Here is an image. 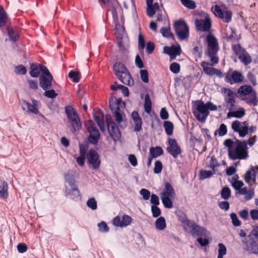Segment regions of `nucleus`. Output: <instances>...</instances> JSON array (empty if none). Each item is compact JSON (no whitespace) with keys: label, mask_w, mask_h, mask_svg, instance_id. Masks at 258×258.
Here are the masks:
<instances>
[{"label":"nucleus","mask_w":258,"mask_h":258,"mask_svg":"<svg viewBox=\"0 0 258 258\" xmlns=\"http://www.w3.org/2000/svg\"><path fill=\"white\" fill-rule=\"evenodd\" d=\"M238 178V176L237 175H235L231 181L232 187L236 190H239L244 185L242 181L237 180Z\"/></svg>","instance_id":"nucleus-36"},{"label":"nucleus","mask_w":258,"mask_h":258,"mask_svg":"<svg viewBox=\"0 0 258 258\" xmlns=\"http://www.w3.org/2000/svg\"><path fill=\"white\" fill-rule=\"evenodd\" d=\"M163 126L167 135L171 136L172 135L174 126L173 123L171 121H165L164 122Z\"/></svg>","instance_id":"nucleus-38"},{"label":"nucleus","mask_w":258,"mask_h":258,"mask_svg":"<svg viewBox=\"0 0 258 258\" xmlns=\"http://www.w3.org/2000/svg\"><path fill=\"white\" fill-rule=\"evenodd\" d=\"M124 106V102L120 98L117 99L116 97H111L109 99V108L113 111L119 109L120 107Z\"/></svg>","instance_id":"nucleus-26"},{"label":"nucleus","mask_w":258,"mask_h":258,"mask_svg":"<svg viewBox=\"0 0 258 258\" xmlns=\"http://www.w3.org/2000/svg\"><path fill=\"white\" fill-rule=\"evenodd\" d=\"M87 159L94 169H98L99 168L101 161L96 151L93 150H90L87 154Z\"/></svg>","instance_id":"nucleus-15"},{"label":"nucleus","mask_w":258,"mask_h":258,"mask_svg":"<svg viewBox=\"0 0 258 258\" xmlns=\"http://www.w3.org/2000/svg\"><path fill=\"white\" fill-rule=\"evenodd\" d=\"M160 116L161 118L163 120L167 119L169 118L168 112L165 107L161 108L160 112Z\"/></svg>","instance_id":"nucleus-63"},{"label":"nucleus","mask_w":258,"mask_h":258,"mask_svg":"<svg viewBox=\"0 0 258 258\" xmlns=\"http://www.w3.org/2000/svg\"><path fill=\"white\" fill-rule=\"evenodd\" d=\"M163 153V151L161 147L156 146L155 147H151L149 149V156L151 158H155L161 155Z\"/></svg>","instance_id":"nucleus-32"},{"label":"nucleus","mask_w":258,"mask_h":258,"mask_svg":"<svg viewBox=\"0 0 258 258\" xmlns=\"http://www.w3.org/2000/svg\"><path fill=\"white\" fill-rule=\"evenodd\" d=\"M30 70V75L33 78L38 77L40 75V72H41L43 74H44L48 71L47 68L44 65L35 63H32L31 64Z\"/></svg>","instance_id":"nucleus-19"},{"label":"nucleus","mask_w":258,"mask_h":258,"mask_svg":"<svg viewBox=\"0 0 258 258\" xmlns=\"http://www.w3.org/2000/svg\"><path fill=\"white\" fill-rule=\"evenodd\" d=\"M182 4L189 9H194L196 7L195 3L191 0H180Z\"/></svg>","instance_id":"nucleus-47"},{"label":"nucleus","mask_w":258,"mask_h":258,"mask_svg":"<svg viewBox=\"0 0 258 258\" xmlns=\"http://www.w3.org/2000/svg\"><path fill=\"white\" fill-rule=\"evenodd\" d=\"M216 132H218L220 137L225 136L227 133V126L225 124H221Z\"/></svg>","instance_id":"nucleus-52"},{"label":"nucleus","mask_w":258,"mask_h":258,"mask_svg":"<svg viewBox=\"0 0 258 258\" xmlns=\"http://www.w3.org/2000/svg\"><path fill=\"white\" fill-rule=\"evenodd\" d=\"M218 255L217 258H223L227 253V248L223 243H219L218 244Z\"/></svg>","instance_id":"nucleus-46"},{"label":"nucleus","mask_w":258,"mask_h":258,"mask_svg":"<svg viewBox=\"0 0 258 258\" xmlns=\"http://www.w3.org/2000/svg\"><path fill=\"white\" fill-rule=\"evenodd\" d=\"M152 103L150 97L148 94H146L145 97V103L144 105V109L146 113L149 114L151 111Z\"/></svg>","instance_id":"nucleus-37"},{"label":"nucleus","mask_w":258,"mask_h":258,"mask_svg":"<svg viewBox=\"0 0 258 258\" xmlns=\"http://www.w3.org/2000/svg\"><path fill=\"white\" fill-rule=\"evenodd\" d=\"M164 52L170 56L171 60L176 58L177 55H179L181 53L180 46H172L171 47L165 46L163 48Z\"/></svg>","instance_id":"nucleus-21"},{"label":"nucleus","mask_w":258,"mask_h":258,"mask_svg":"<svg viewBox=\"0 0 258 258\" xmlns=\"http://www.w3.org/2000/svg\"><path fill=\"white\" fill-rule=\"evenodd\" d=\"M222 92L224 96V100L227 103L235 102L236 94L234 92L230 89L223 88L222 89Z\"/></svg>","instance_id":"nucleus-24"},{"label":"nucleus","mask_w":258,"mask_h":258,"mask_svg":"<svg viewBox=\"0 0 258 258\" xmlns=\"http://www.w3.org/2000/svg\"><path fill=\"white\" fill-rule=\"evenodd\" d=\"M150 201L153 206H157L160 203L158 197L155 194L151 195Z\"/></svg>","instance_id":"nucleus-64"},{"label":"nucleus","mask_w":258,"mask_h":258,"mask_svg":"<svg viewBox=\"0 0 258 258\" xmlns=\"http://www.w3.org/2000/svg\"><path fill=\"white\" fill-rule=\"evenodd\" d=\"M64 178L66 181L69 184L70 186H71V189L74 187H76L75 185V180L74 178L70 176L69 174L66 173L64 174Z\"/></svg>","instance_id":"nucleus-50"},{"label":"nucleus","mask_w":258,"mask_h":258,"mask_svg":"<svg viewBox=\"0 0 258 258\" xmlns=\"http://www.w3.org/2000/svg\"><path fill=\"white\" fill-rule=\"evenodd\" d=\"M140 195L142 196L145 200H148L151 197L150 192L147 189L142 188L140 191Z\"/></svg>","instance_id":"nucleus-57"},{"label":"nucleus","mask_w":258,"mask_h":258,"mask_svg":"<svg viewBox=\"0 0 258 258\" xmlns=\"http://www.w3.org/2000/svg\"><path fill=\"white\" fill-rule=\"evenodd\" d=\"M21 109L27 114H38L41 106L40 102L34 99H31V103L22 99L20 102Z\"/></svg>","instance_id":"nucleus-6"},{"label":"nucleus","mask_w":258,"mask_h":258,"mask_svg":"<svg viewBox=\"0 0 258 258\" xmlns=\"http://www.w3.org/2000/svg\"><path fill=\"white\" fill-rule=\"evenodd\" d=\"M140 74L142 80L145 83H148L149 82V78L147 71L145 70H141Z\"/></svg>","instance_id":"nucleus-60"},{"label":"nucleus","mask_w":258,"mask_h":258,"mask_svg":"<svg viewBox=\"0 0 258 258\" xmlns=\"http://www.w3.org/2000/svg\"><path fill=\"white\" fill-rule=\"evenodd\" d=\"M8 185L5 181L0 180V198L6 199L8 197Z\"/></svg>","instance_id":"nucleus-30"},{"label":"nucleus","mask_w":258,"mask_h":258,"mask_svg":"<svg viewBox=\"0 0 258 258\" xmlns=\"http://www.w3.org/2000/svg\"><path fill=\"white\" fill-rule=\"evenodd\" d=\"M245 110L243 108H239L238 110L233 111H229L227 113V117H236L241 118L245 115Z\"/></svg>","instance_id":"nucleus-31"},{"label":"nucleus","mask_w":258,"mask_h":258,"mask_svg":"<svg viewBox=\"0 0 258 258\" xmlns=\"http://www.w3.org/2000/svg\"><path fill=\"white\" fill-rule=\"evenodd\" d=\"M6 29L8 31L10 39L13 41H16L18 38L17 33L15 32L13 29H11L9 26H7Z\"/></svg>","instance_id":"nucleus-45"},{"label":"nucleus","mask_w":258,"mask_h":258,"mask_svg":"<svg viewBox=\"0 0 258 258\" xmlns=\"http://www.w3.org/2000/svg\"><path fill=\"white\" fill-rule=\"evenodd\" d=\"M86 204L87 206L92 210H95L97 208V202L93 198L89 199L87 201Z\"/></svg>","instance_id":"nucleus-49"},{"label":"nucleus","mask_w":258,"mask_h":258,"mask_svg":"<svg viewBox=\"0 0 258 258\" xmlns=\"http://www.w3.org/2000/svg\"><path fill=\"white\" fill-rule=\"evenodd\" d=\"M15 72L17 74L25 75L27 73V69L24 66L20 64L15 68Z\"/></svg>","instance_id":"nucleus-51"},{"label":"nucleus","mask_w":258,"mask_h":258,"mask_svg":"<svg viewBox=\"0 0 258 258\" xmlns=\"http://www.w3.org/2000/svg\"><path fill=\"white\" fill-rule=\"evenodd\" d=\"M113 70L118 79L123 84L129 86L134 85V80L125 67L120 62H116Z\"/></svg>","instance_id":"nucleus-3"},{"label":"nucleus","mask_w":258,"mask_h":258,"mask_svg":"<svg viewBox=\"0 0 258 258\" xmlns=\"http://www.w3.org/2000/svg\"><path fill=\"white\" fill-rule=\"evenodd\" d=\"M180 69V65L177 62H173L170 64V70L174 74H178Z\"/></svg>","instance_id":"nucleus-55"},{"label":"nucleus","mask_w":258,"mask_h":258,"mask_svg":"<svg viewBox=\"0 0 258 258\" xmlns=\"http://www.w3.org/2000/svg\"><path fill=\"white\" fill-rule=\"evenodd\" d=\"M167 151L174 158H177L181 152L180 148L177 145L176 141L173 139H169L168 140V146L167 148Z\"/></svg>","instance_id":"nucleus-18"},{"label":"nucleus","mask_w":258,"mask_h":258,"mask_svg":"<svg viewBox=\"0 0 258 258\" xmlns=\"http://www.w3.org/2000/svg\"><path fill=\"white\" fill-rule=\"evenodd\" d=\"M240 99L247 103L256 105L258 100L255 91H252L250 86L244 85L241 86L238 90Z\"/></svg>","instance_id":"nucleus-4"},{"label":"nucleus","mask_w":258,"mask_h":258,"mask_svg":"<svg viewBox=\"0 0 258 258\" xmlns=\"http://www.w3.org/2000/svg\"><path fill=\"white\" fill-rule=\"evenodd\" d=\"M219 166V164H218L216 158L214 156L211 157L209 167L213 169L214 172H215L216 168Z\"/></svg>","instance_id":"nucleus-54"},{"label":"nucleus","mask_w":258,"mask_h":258,"mask_svg":"<svg viewBox=\"0 0 258 258\" xmlns=\"http://www.w3.org/2000/svg\"><path fill=\"white\" fill-rule=\"evenodd\" d=\"M198 113L194 112L197 119L201 122H204L209 114L207 106L203 101L199 102L197 105Z\"/></svg>","instance_id":"nucleus-14"},{"label":"nucleus","mask_w":258,"mask_h":258,"mask_svg":"<svg viewBox=\"0 0 258 258\" xmlns=\"http://www.w3.org/2000/svg\"><path fill=\"white\" fill-rule=\"evenodd\" d=\"M186 231H190L191 235L195 237L199 236L206 237L209 235L208 232L203 227H187Z\"/></svg>","instance_id":"nucleus-22"},{"label":"nucleus","mask_w":258,"mask_h":258,"mask_svg":"<svg viewBox=\"0 0 258 258\" xmlns=\"http://www.w3.org/2000/svg\"><path fill=\"white\" fill-rule=\"evenodd\" d=\"M151 211L153 216L155 217H157L161 214V211L157 206H152Z\"/></svg>","instance_id":"nucleus-62"},{"label":"nucleus","mask_w":258,"mask_h":258,"mask_svg":"<svg viewBox=\"0 0 258 258\" xmlns=\"http://www.w3.org/2000/svg\"><path fill=\"white\" fill-rule=\"evenodd\" d=\"M253 237L248 236V240L246 242L247 250L253 253H258V244L253 240Z\"/></svg>","instance_id":"nucleus-25"},{"label":"nucleus","mask_w":258,"mask_h":258,"mask_svg":"<svg viewBox=\"0 0 258 258\" xmlns=\"http://www.w3.org/2000/svg\"><path fill=\"white\" fill-rule=\"evenodd\" d=\"M113 116L118 126L120 127H124L126 126V122L123 120L120 109L114 110Z\"/></svg>","instance_id":"nucleus-28"},{"label":"nucleus","mask_w":258,"mask_h":258,"mask_svg":"<svg viewBox=\"0 0 258 258\" xmlns=\"http://www.w3.org/2000/svg\"><path fill=\"white\" fill-rule=\"evenodd\" d=\"M85 125L89 133V141L94 145H96L100 139V134L95 123L93 121L89 120L85 122Z\"/></svg>","instance_id":"nucleus-7"},{"label":"nucleus","mask_w":258,"mask_h":258,"mask_svg":"<svg viewBox=\"0 0 258 258\" xmlns=\"http://www.w3.org/2000/svg\"><path fill=\"white\" fill-rule=\"evenodd\" d=\"M66 192L67 194L72 198L75 199L80 196V192L77 187H74L71 190H67Z\"/></svg>","instance_id":"nucleus-44"},{"label":"nucleus","mask_w":258,"mask_h":258,"mask_svg":"<svg viewBox=\"0 0 258 258\" xmlns=\"http://www.w3.org/2000/svg\"><path fill=\"white\" fill-rule=\"evenodd\" d=\"M231 196V190L228 187H224L221 191V197L225 200H228Z\"/></svg>","instance_id":"nucleus-43"},{"label":"nucleus","mask_w":258,"mask_h":258,"mask_svg":"<svg viewBox=\"0 0 258 258\" xmlns=\"http://www.w3.org/2000/svg\"><path fill=\"white\" fill-rule=\"evenodd\" d=\"M215 172H214L213 171H207L205 170H201L200 171L199 173V178L200 180H204L206 178H209L211 177L214 173Z\"/></svg>","instance_id":"nucleus-39"},{"label":"nucleus","mask_w":258,"mask_h":258,"mask_svg":"<svg viewBox=\"0 0 258 258\" xmlns=\"http://www.w3.org/2000/svg\"><path fill=\"white\" fill-rule=\"evenodd\" d=\"M147 14L150 17H152L156 13V10L152 6V4L147 5Z\"/></svg>","instance_id":"nucleus-58"},{"label":"nucleus","mask_w":258,"mask_h":258,"mask_svg":"<svg viewBox=\"0 0 258 258\" xmlns=\"http://www.w3.org/2000/svg\"><path fill=\"white\" fill-rule=\"evenodd\" d=\"M69 77L74 82L77 83L80 81V73L78 72L71 71L69 73Z\"/></svg>","instance_id":"nucleus-48"},{"label":"nucleus","mask_w":258,"mask_h":258,"mask_svg":"<svg viewBox=\"0 0 258 258\" xmlns=\"http://www.w3.org/2000/svg\"><path fill=\"white\" fill-rule=\"evenodd\" d=\"M178 216L179 220L184 226H197L193 221L188 220L184 213H180L178 214Z\"/></svg>","instance_id":"nucleus-34"},{"label":"nucleus","mask_w":258,"mask_h":258,"mask_svg":"<svg viewBox=\"0 0 258 258\" xmlns=\"http://www.w3.org/2000/svg\"><path fill=\"white\" fill-rule=\"evenodd\" d=\"M238 58L245 65H247L251 62L250 56L245 50L238 56Z\"/></svg>","instance_id":"nucleus-35"},{"label":"nucleus","mask_w":258,"mask_h":258,"mask_svg":"<svg viewBox=\"0 0 258 258\" xmlns=\"http://www.w3.org/2000/svg\"><path fill=\"white\" fill-rule=\"evenodd\" d=\"M65 111L74 131L75 132L79 131L81 127V123L74 109L70 106H68L66 107Z\"/></svg>","instance_id":"nucleus-8"},{"label":"nucleus","mask_w":258,"mask_h":258,"mask_svg":"<svg viewBox=\"0 0 258 258\" xmlns=\"http://www.w3.org/2000/svg\"><path fill=\"white\" fill-rule=\"evenodd\" d=\"M132 117L135 124L134 131L139 132L142 129V121L137 111H133L132 113Z\"/></svg>","instance_id":"nucleus-27"},{"label":"nucleus","mask_w":258,"mask_h":258,"mask_svg":"<svg viewBox=\"0 0 258 258\" xmlns=\"http://www.w3.org/2000/svg\"><path fill=\"white\" fill-rule=\"evenodd\" d=\"M209 62L206 61L202 62L201 66L203 69L204 72L209 76H212L215 75L216 69L214 68L209 67Z\"/></svg>","instance_id":"nucleus-33"},{"label":"nucleus","mask_w":258,"mask_h":258,"mask_svg":"<svg viewBox=\"0 0 258 258\" xmlns=\"http://www.w3.org/2000/svg\"><path fill=\"white\" fill-rule=\"evenodd\" d=\"M100 4H103L107 7L108 10L111 11L115 23V30L123 32V28L119 24L118 20V12L121 9V7L117 0H99Z\"/></svg>","instance_id":"nucleus-2"},{"label":"nucleus","mask_w":258,"mask_h":258,"mask_svg":"<svg viewBox=\"0 0 258 258\" xmlns=\"http://www.w3.org/2000/svg\"><path fill=\"white\" fill-rule=\"evenodd\" d=\"M108 133L114 141L118 140L121 136L118 126L114 122L107 125Z\"/></svg>","instance_id":"nucleus-23"},{"label":"nucleus","mask_w":258,"mask_h":258,"mask_svg":"<svg viewBox=\"0 0 258 258\" xmlns=\"http://www.w3.org/2000/svg\"><path fill=\"white\" fill-rule=\"evenodd\" d=\"M122 220L119 216H116L113 219L112 224L113 226H128L132 222L131 216L124 214L122 216Z\"/></svg>","instance_id":"nucleus-20"},{"label":"nucleus","mask_w":258,"mask_h":258,"mask_svg":"<svg viewBox=\"0 0 258 258\" xmlns=\"http://www.w3.org/2000/svg\"><path fill=\"white\" fill-rule=\"evenodd\" d=\"M208 43V50L206 54L217 53L218 50V44L216 38L211 34H209L207 37Z\"/></svg>","instance_id":"nucleus-17"},{"label":"nucleus","mask_w":258,"mask_h":258,"mask_svg":"<svg viewBox=\"0 0 258 258\" xmlns=\"http://www.w3.org/2000/svg\"><path fill=\"white\" fill-rule=\"evenodd\" d=\"M45 91L44 95L47 98L53 99L57 95V94L55 93L53 89H49Z\"/></svg>","instance_id":"nucleus-53"},{"label":"nucleus","mask_w":258,"mask_h":258,"mask_svg":"<svg viewBox=\"0 0 258 258\" xmlns=\"http://www.w3.org/2000/svg\"><path fill=\"white\" fill-rule=\"evenodd\" d=\"M53 77L50 73L49 70L44 74H42L39 77V84L44 90H46L51 88L52 86V81Z\"/></svg>","instance_id":"nucleus-16"},{"label":"nucleus","mask_w":258,"mask_h":258,"mask_svg":"<svg viewBox=\"0 0 258 258\" xmlns=\"http://www.w3.org/2000/svg\"><path fill=\"white\" fill-rule=\"evenodd\" d=\"M232 49L234 53L238 56L245 50L241 48L239 44L233 45Z\"/></svg>","instance_id":"nucleus-59"},{"label":"nucleus","mask_w":258,"mask_h":258,"mask_svg":"<svg viewBox=\"0 0 258 258\" xmlns=\"http://www.w3.org/2000/svg\"><path fill=\"white\" fill-rule=\"evenodd\" d=\"M94 118L98 125L99 126L100 130L102 132H104L105 131V127L103 115L100 114L97 116H95Z\"/></svg>","instance_id":"nucleus-40"},{"label":"nucleus","mask_w":258,"mask_h":258,"mask_svg":"<svg viewBox=\"0 0 258 258\" xmlns=\"http://www.w3.org/2000/svg\"><path fill=\"white\" fill-rule=\"evenodd\" d=\"M255 171L254 169L252 167L250 170H248L244 176L245 182L250 184L253 183L255 181Z\"/></svg>","instance_id":"nucleus-29"},{"label":"nucleus","mask_w":258,"mask_h":258,"mask_svg":"<svg viewBox=\"0 0 258 258\" xmlns=\"http://www.w3.org/2000/svg\"><path fill=\"white\" fill-rule=\"evenodd\" d=\"M203 19L196 20L195 25L197 29L202 32L209 31L212 25L211 19L206 13H203Z\"/></svg>","instance_id":"nucleus-11"},{"label":"nucleus","mask_w":258,"mask_h":258,"mask_svg":"<svg viewBox=\"0 0 258 258\" xmlns=\"http://www.w3.org/2000/svg\"><path fill=\"white\" fill-rule=\"evenodd\" d=\"M243 79L241 73L236 71H233L231 69H229L225 74V81L231 85L240 83L242 82Z\"/></svg>","instance_id":"nucleus-12"},{"label":"nucleus","mask_w":258,"mask_h":258,"mask_svg":"<svg viewBox=\"0 0 258 258\" xmlns=\"http://www.w3.org/2000/svg\"><path fill=\"white\" fill-rule=\"evenodd\" d=\"M230 33L228 31L226 33V39L228 41H235L238 39L235 33V30L231 27H229Z\"/></svg>","instance_id":"nucleus-41"},{"label":"nucleus","mask_w":258,"mask_h":258,"mask_svg":"<svg viewBox=\"0 0 258 258\" xmlns=\"http://www.w3.org/2000/svg\"><path fill=\"white\" fill-rule=\"evenodd\" d=\"M160 33L164 37L173 38V35L171 32L170 27H162L160 29Z\"/></svg>","instance_id":"nucleus-42"},{"label":"nucleus","mask_w":258,"mask_h":258,"mask_svg":"<svg viewBox=\"0 0 258 258\" xmlns=\"http://www.w3.org/2000/svg\"><path fill=\"white\" fill-rule=\"evenodd\" d=\"M231 128L234 133H238L240 137L243 138L248 134V123L235 120L231 123Z\"/></svg>","instance_id":"nucleus-10"},{"label":"nucleus","mask_w":258,"mask_h":258,"mask_svg":"<svg viewBox=\"0 0 258 258\" xmlns=\"http://www.w3.org/2000/svg\"><path fill=\"white\" fill-rule=\"evenodd\" d=\"M224 145L228 148V156L231 159H245L248 157L246 141L237 140L234 143L229 139L225 140Z\"/></svg>","instance_id":"nucleus-1"},{"label":"nucleus","mask_w":258,"mask_h":258,"mask_svg":"<svg viewBox=\"0 0 258 258\" xmlns=\"http://www.w3.org/2000/svg\"><path fill=\"white\" fill-rule=\"evenodd\" d=\"M176 35L180 40H184L189 36V29L184 21L178 20L174 24Z\"/></svg>","instance_id":"nucleus-9"},{"label":"nucleus","mask_w":258,"mask_h":258,"mask_svg":"<svg viewBox=\"0 0 258 258\" xmlns=\"http://www.w3.org/2000/svg\"><path fill=\"white\" fill-rule=\"evenodd\" d=\"M128 160L131 163V164L135 167L138 164V161L136 157L134 154H130L128 155Z\"/></svg>","instance_id":"nucleus-61"},{"label":"nucleus","mask_w":258,"mask_h":258,"mask_svg":"<svg viewBox=\"0 0 258 258\" xmlns=\"http://www.w3.org/2000/svg\"><path fill=\"white\" fill-rule=\"evenodd\" d=\"M162 164L160 161H156L154 168V172L156 174L160 173L162 169Z\"/></svg>","instance_id":"nucleus-56"},{"label":"nucleus","mask_w":258,"mask_h":258,"mask_svg":"<svg viewBox=\"0 0 258 258\" xmlns=\"http://www.w3.org/2000/svg\"><path fill=\"white\" fill-rule=\"evenodd\" d=\"M175 191L169 182H166L163 192L160 194L162 202L165 208H172L173 206L172 200L175 196Z\"/></svg>","instance_id":"nucleus-5"},{"label":"nucleus","mask_w":258,"mask_h":258,"mask_svg":"<svg viewBox=\"0 0 258 258\" xmlns=\"http://www.w3.org/2000/svg\"><path fill=\"white\" fill-rule=\"evenodd\" d=\"M211 10L215 16L219 17L224 22L229 23L231 20L232 13L230 11H223L218 5L212 7Z\"/></svg>","instance_id":"nucleus-13"}]
</instances>
